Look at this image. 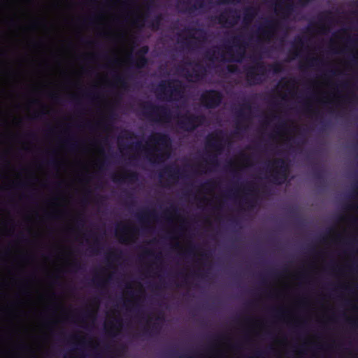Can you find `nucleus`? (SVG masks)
<instances>
[{
	"label": "nucleus",
	"instance_id": "f257e3e1",
	"mask_svg": "<svg viewBox=\"0 0 358 358\" xmlns=\"http://www.w3.org/2000/svg\"><path fill=\"white\" fill-rule=\"evenodd\" d=\"M135 135L129 130H124L117 136V143L120 150L138 151L148 150L150 151H164L169 149L172 140L169 134L163 132H155L146 138L145 143L142 141H131Z\"/></svg>",
	"mask_w": 358,
	"mask_h": 358
},
{
	"label": "nucleus",
	"instance_id": "f03ea898",
	"mask_svg": "<svg viewBox=\"0 0 358 358\" xmlns=\"http://www.w3.org/2000/svg\"><path fill=\"white\" fill-rule=\"evenodd\" d=\"M255 65L244 66L243 69L248 83L250 85H257L262 84L267 77V73L272 71L273 74H278L283 71L282 64L280 62H275L268 65L269 69H267L266 66L263 62H261V57L257 60L255 56L251 57Z\"/></svg>",
	"mask_w": 358,
	"mask_h": 358
},
{
	"label": "nucleus",
	"instance_id": "7ed1b4c3",
	"mask_svg": "<svg viewBox=\"0 0 358 358\" xmlns=\"http://www.w3.org/2000/svg\"><path fill=\"white\" fill-rule=\"evenodd\" d=\"M270 166L267 169L270 183L281 185L293 179L290 168L285 159L291 158H269Z\"/></svg>",
	"mask_w": 358,
	"mask_h": 358
},
{
	"label": "nucleus",
	"instance_id": "20e7f679",
	"mask_svg": "<svg viewBox=\"0 0 358 358\" xmlns=\"http://www.w3.org/2000/svg\"><path fill=\"white\" fill-rule=\"evenodd\" d=\"M233 49L231 47L226 46L227 49V54L230 56V58L226 59L224 53L221 52V61L222 62H235L238 63L242 62L245 55V50L248 46V43L245 41L242 35L234 36L231 38Z\"/></svg>",
	"mask_w": 358,
	"mask_h": 358
},
{
	"label": "nucleus",
	"instance_id": "39448f33",
	"mask_svg": "<svg viewBox=\"0 0 358 358\" xmlns=\"http://www.w3.org/2000/svg\"><path fill=\"white\" fill-rule=\"evenodd\" d=\"M184 85L179 80L161 82L157 89L158 94H163L168 101H178L182 96Z\"/></svg>",
	"mask_w": 358,
	"mask_h": 358
},
{
	"label": "nucleus",
	"instance_id": "423d86ee",
	"mask_svg": "<svg viewBox=\"0 0 358 358\" xmlns=\"http://www.w3.org/2000/svg\"><path fill=\"white\" fill-rule=\"evenodd\" d=\"M141 108L143 115L156 122H168L171 117L170 109L165 106H156L147 101L141 105Z\"/></svg>",
	"mask_w": 358,
	"mask_h": 358
},
{
	"label": "nucleus",
	"instance_id": "0eeeda50",
	"mask_svg": "<svg viewBox=\"0 0 358 358\" xmlns=\"http://www.w3.org/2000/svg\"><path fill=\"white\" fill-rule=\"evenodd\" d=\"M227 143V138L222 130H216L208 134L204 140L205 148L213 152H222Z\"/></svg>",
	"mask_w": 358,
	"mask_h": 358
},
{
	"label": "nucleus",
	"instance_id": "6e6552de",
	"mask_svg": "<svg viewBox=\"0 0 358 358\" xmlns=\"http://www.w3.org/2000/svg\"><path fill=\"white\" fill-rule=\"evenodd\" d=\"M206 122L204 115H195L187 113L180 115L178 121V127L185 131H194L199 126L203 125Z\"/></svg>",
	"mask_w": 358,
	"mask_h": 358
},
{
	"label": "nucleus",
	"instance_id": "1a4fd4ad",
	"mask_svg": "<svg viewBox=\"0 0 358 358\" xmlns=\"http://www.w3.org/2000/svg\"><path fill=\"white\" fill-rule=\"evenodd\" d=\"M200 100L206 108L214 109L222 103L223 94L217 90H206L201 94Z\"/></svg>",
	"mask_w": 358,
	"mask_h": 358
},
{
	"label": "nucleus",
	"instance_id": "9d476101",
	"mask_svg": "<svg viewBox=\"0 0 358 358\" xmlns=\"http://www.w3.org/2000/svg\"><path fill=\"white\" fill-rule=\"evenodd\" d=\"M283 28L282 22L280 20L267 19L263 27L259 28V32L265 40H270L274 37L276 32Z\"/></svg>",
	"mask_w": 358,
	"mask_h": 358
},
{
	"label": "nucleus",
	"instance_id": "9b49d317",
	"mask_svg": "<svg viewBox=\"0 0 358 358\" xmlns=\"http://www.w3.org/2000/svg\"><path fill=\"white\" fill-rule=\"evenodd\" d=\"M215 18L222 27H231L238 23L241 17L237 10L229 8Z\"/></svg>",
	"mask_w": 358,
	"mask_h": 358
},
{
	"label": "nucleus",
	"instance_id": "f8f14e48",
	"mask_svg": "<svg viewBox=\"0 0 358 358\" xmlns=\"http://www.w3.org/2000/svg\"><path fill=\"white\" fill-rule=\"evenodd\" d=\"M148 52V46L143 45L136 52L137 57L136 59L131 55H129V58L131 66L139 69L145 67L148 64V59L146 57Z\"/></svg>",
	"mask_w": 358,
	"mask_h": 358
},
{
	"label": "nucleus",
	"instance_id": "ddd939ff",
	"mask_svg": "<svg viewBox=\"0 0 358 358\" xmlns=\"http://www.w3.org/2000/svg\"><path fill=\"white\" fill-rule=\"evenodd\" d=\"M111 179L115 183H124L126 182L134 183L139 179V175L137 172L127 170L122 173H114Z\"/></svg>",
	"mask_w": 358,
	"mask_h": 358
},
{
	"label": "nucleus",
	"instance_id": "4468645a",
	"mask_svg": "<svg viewBox=\"0 0 358 358\" xmlns=\"http://www.w3.org/2000/svg\"><path fill=\"white\" fill-rule=\"evenodd\" d=\"M250 110L251 105L248 101H245L241 105L240 108L237 109L235 111V114L238 117V120L236 122V127L234 131L235 134H238L240 131H245L247 129V127L242 124V121H245L248 119L245 110Z\"/></svg>",
	"mask_w": 358,
	"mask_h": 358
},
{
	"label": "nucleus",
	"instance_id": "2eb2a0df",
	"mask_svg": "<svg viewBox=\"0 0 358 358\" xmlns=\"http://www.w3.org/2000/svg\"><path fill=\"white\" fill-rule=\"evenodd\" d=\"M185 172V169L178 166H168L159 173V177L163 178L164 175H166L169 179L176 182L179 178L186 177Z\"/></svg>",
	"mask_w": 358,
	"mask_h": 358
},
{
	"label": "nucleus",
	"instance_id": "dca6fc26",
	"mask_svg": "<svg viewBox=\"0 0 358 358\" xmlns=\"http://www.w3.org/2000/svg\"><path fill=\"white\" fill-rule=\"evenodd\" d=\"M129 231V227L126 225H122L121 228H117L116 230V236L119 238L120 242L122 243H127L129 241H131L132 234L136 233V229L133 228L130 229L131 235L126 236Z\"/></svg>",
	"mask_w": 358,
	"mask_h": 358
},
{
	"label": "nucleus",
	"instance_id": "f3484780",
	"mask_svg": "<svg viewBox=\"0 0 358 358\" xmlns=\"http://www.w3.org/2000/svg\"><path fill=\"white\" fill-rule=\"evenodd\" d=\"M275 11L282 14V18L286 19L289 17L294 10V5L292 2L286 3L282 6V3H275Z\"/></svg>",
	"mask_w": 358,
	"mask_h": 358
},
{
	"label": "nucleus",
	"instance_id": "a211bd4d",
	"mask_svg": "<svg viewBox=\"0 0 358 358\" xmlns=\"http://www.w3.org/2000/svg\"><path fill=\"white\" fill-rule=\"evenodd\" d=\"M258 13V8L254 6H249L243 10V22L250 24L256 17Z\"/></svg>",
	"mask_w": 358,
	"mask_h": 358
},
{
	"label": "nucleus",
	"instance_id": "6ab92c4d",
	"mask_svg": "<svg viewBox=\"0 0 358 358\" xmlns=\"http://www.w3.org/2000/svg\"><path fill=\"white\" fill-rule=\"evenodd\" d=\"M115 114L113 110H110L108 119L106 120L98 122L96 127L102 128L105 131L110 132L113 129V125L110 123V120L115 119Z\"/></svg>",
	"mask_w": 358,
	"mask_h": 358
},
{
	"label": "nucleus",
	"instance_id": "aec40b11",
	"mask_svg": "<svg viewBox=\"0 0 358 358\" xmlns=\"http://www.w3.org/2000/svg\"><path fill=\"white\" fill-rule=\"evenodd\" d=\"M136 217L142 222L148 221L150 219L157 220V215L154 210L144 209L143 211L136 213Z\"/></svg>",
	"mask_w": 358,
	"mask_h": 358
},
{
	"label": "nucleus",
	"instance_id": "412c9836",
	"mask_svg": "<svg viewBox=\"0 0 358 358\" xmlns=\"http://www.w3.org/2000/svg\"><path fill=\"white\" fill-rule=\"evenodd\" d=\"M9 138L15 141H22V139L26 141H35L37 140L38 136L36 133L34 131H29L24 134L23 135H10L9 136Z\"/></svg>",
	"mask_w": 358,
	"mask_h": 358
},
{
	"label": "nucleus",
	"instance_id": "4be33fe9",
	"mask_svg": "<svg viewBox=\"0 0 358 358\" xmlns=\"http://www.w3.org/2000/svg\"><path fill=\"white\" fill-rule=\"evenodd\" d=\"M64 136H58V141L64 145H72L76 141V136L73 134L69 132L68 130L64 131Z\"/></svg>",
	"mask_w": 358,
	"mask_h": 358
},
{
	"label": "nucleus",
	"instance_id": "5701e85b",
	"mask_svg": "<svg viewBox=\"0 0 358 358\" xmlns=\"http://www.w3.org/2000/svg\"><path fill=\"white\" fill-rule=\"evenodd\" d=\"M160 327L157 322H155L152 324L150 329L145 328L143 334L148 336H153L157 334L159 332Z\"/></svg>",
	"mask_w": 358,
	"mask_h": 358
},
{
	"label": "nucleus",
	"instance_id": "b1692460",
	"mask_svg": "<svg viewBox=\"0 0 358 358\" xmlns=\"http://www.w3.org/2000/svg\"><path fill=\"white\" fill-rule=\"evenodd\" d=\"M14 158H10V159H13ZM43 159H52V160H55V159H69L70 158H42ZM74 159H78V158H73ZM87 158H79V159H86ZM103 159H110L111 158H103ZM124 159H137L138 158H123ZM146 159H148L150 161H152V159L153 160H157V159H159V160H165V159H169V158H151V157H149V158H145Z\"/></svg>",
	"mask_w": 358,
	"mask_h": 358
},
{
	"label": "nucleus",
	"instance_id": "393cba45",
	"mask_svg": "<svg viewBox=\"0 0 358 358\" xmlns=\"http://www.w3.org/2000/svg\"><path fill=\"white\" fill-rule=\"evenodd\" d=\"M162 20V15H158L155 16L154 19H152L149 24V27H151L153 30H158L161 25Z\"/></svg>",
	"mask_w": 358,
	"mask_h": 358
},
{
	"label": "nucleus",
	"instance_id": "a878e982",
	"mask_svg": "<svg viewBox=\"0 0 358 358\" xmlns=\"http://www.w3.org/2000/svg\"><path fill=\"white\" fill-rule=\"evenodd\" d=\"M195 66L196 67V69H194L193 71L194 72V75H192L189 73V71H186L187 73H186V76L187 77H194L196 80H199L200 79V75L199 73V71L197 69H201L202 71H205V69L201 65L199 64V63H196L195 64Z\"/></svg>",
	"mask_w": 358,
	"mask_h": 358
},
{
	"label": "nucleus",
	"instance_id": "bb28decb",
	"mask_svg": "<svg viewBox=\"0 0 358 358\" xmlns=\"http://www.w3.org/2000/svg\"><path fill=\"white\" fill-rule=\"evenodd\" d=\"M331 15V13L330 11H325L320 14L318 16L319 22L322 23L324 22H331L332 20Z\"/></svg>",
	"mask_w": 358,
	"mask_h": 358
},
{
	"label": "nucleus",
	"instance_id": "cd10ccee",
	"mask_svg": "<svg viewBox=\"0 0 358 358\" xmlns=\"http://www.w3.org/2000/svg\"><path fill=\"white\" fill-rule=\"evenodd\" d=\"M114 78H115V80L117 83L120 84L121 85L122 87L123 88H127V83L126 81V79L124 76H121V75H119V74H115L114 76Z\"/></svg>",
	"mask_w": 358,
	"mask_h": 358
},
{
	"label": "nucleus",
	"instance_id": "c85d7f7f",
	"mask_svg": "<svg viewBox=\"0 0 358 358\" xmlns=\"http://www.w3.org/2000/svg\"><path fill=\"white\" fill-rule=\"evenodd\" d=\"M313 174L314 178L319 181L322 180L324 178V171L322 169H314Z\"/></svg>",
	"mask_w": 358,
	"mask_h": 358
},
{
	"label": "nucleus",
	"instance_id": "c756f323",
	"mask_svg": "<svg viewBox=\"0 0 358 358\" xmlns=\"http://www.w3.org/2000/svg\"><path fill=\"white\" fill-rule=\"evenodd\" d=\"M275 118H278L280 121V124H278V128L283 131V132H289V126L287 124V123L284 121V120H281L280 117H275Z\"/></svg>",
	"mask_w": 358,
	"mask_h": 358
},
{
	"label": "nucleus",
	"instance_id": "7c9ffc66",
	"mask_svg": "<svg viewBox=\"0 0 358 358\" xmlns=\"http://www.w3.org/2000/svg\"><path fill=\"white\" fill-rule=\"evenodd\" d=\"M306 62L309 66H313L319 65L320 64H322V60L317 57H311V58H307Z\"/></svg>",
	"mask_w": 358,
	"mask_h": 358
},
{
	"label": "nucleus",
	"instance_id": "2f4dec72",
	"mask_svg": "<svg viewBox=\"0 0 358 358\" xmlns=\"http://www.w3.org/2000/svg\"><path fill=\"white\" fill-rule=\"evenodd\" d=\"M195 3L190 7L189 10H195L205 6L204 0H194Z\"/></svg>",
	"mask_w": 358,
	"mask_h": 358
},
{
	"label": "nucleus",
	"instance_id": "473e14b6",
	"mask_svg": "<svg viewBox=\"0 0 358 358\" xmlns=\"http://www.w3.org/2000/svg\"><path fill=\"white\" fill-rule=\"evenodd\" d=\"M216 50L215 49L209 50L205 54V57L209 61L213 62L217 58L215 57Z\"/></svg>",
	"mask_w": 358,
	"mask_h": 358
},
{
	"label": "nucleus",
	"instance_id": "72a5a7b5",
	"mask_svg": "<svg viewBox=\"0 0 358 358\" xmlns=\"http://www.w3.org/2000/svg\"><path fill=\"white\" fill-rule=\"evenodd\" d=\"M120 253L118 250H113L108 254L107 257L108 259H117L120 257Z\"/></svg>",
	"mask_w": 358,
	"mask_h": 358
},
{
	"label": "nucleus",
	"instance_id": "f704fd0d",
	"mask_svg": "<svg viewBox=\"0 0 358 358\" xmlns=\"http://www.w3.org/2000/svg\"><path fill=\"white\" fill-rule=\"evenodd\" d=\"M92 282L97 287H105V285H106V281L105 280H101V279H99L97 278H94L92 280Z\"/></svg>",
	"mask_w": 358,
	"mask_h": 358
},
{
	"label": "nucleus",
	"instance_id": "c9c22d12",
	"mask_svg": "<svg viewBox=\"0 0 358 358\" xmlns=\"http://www.w3.org/2000/svg\"><path fill=\"white\" fill-rule=\"evenodd\" d=\"M186 31L189 34L190 37H193L192 32H199L201 34H205V31L202 29H196V28H187Z\"/></svg>",
	"mask_w": 358,
	"mask_h": 358
},
{
	"label": "nucleus",
	"instance_id": "e433bc0d",
	"mask_svg": "<svg viewBox=\"0 0 358 358\" xmlns=\"http://www.w3.org/2000/svg\"><path fill=\"white\" fill-rule=\"evenodd\" d=\"M304 45V41L303 38L300 36H296L294 38V41L293 42V45H297L302 47Z\"/></svg>",
	"mask_w": 358,
	"mask_h": 358
},
{
	"label": "nucleus",
	"instance_id": "4c0bfd02",
	"mask_svg": "<svg viewBox=\"0 0 358 358\" xmlns=\"http://www.w3.org/2000/svg\"><path fill=\"white\" fill-rule=\"evenodd\" d=\"M117 329V327L115 324L112 323L110 328L107 329V333L109 336H115V330Z\"/></svg>",
	"mask_w": 358,
	"mask_h": 358
},
{
	"label": "nucleus",
	"instance_id": "58836bf2",
	"mask_svg": "<svg viewBox=\"0 0 358 358\" xmlns=\"http://www.w3.org/2000/svg\"><path fill=\"white\" fill-rule=\"evenodd\" d=\"M99 245H100V242L99 241L98 238H96L95 241H94V245L93 247L92 248V250L95 252V253H98L99 251Z\"/></svg>",
	"mask_w": 358,
	"mask_h": 358
},
{
	"label": "nucleus",
	"instance_id": "ea45409f",
	"mask_svg": "<svg viewBox=\"0 0 358 358\" xmlns=\"http://www.w3.org/2000/svg\"><path fill=\"white\" fill-rule=\"evenodd\" d=\"M227 69L228 72L231 73H236L238 72V68L235 65H229Z\"/></svg>",
	"mask_w": 358,
	"mask_h": 358
},
{
	"label": "nucleus",
	"instance_id": "a19ab883",
	"mask_svg": "<svg viewBox=\"0 0 358 358\" xmlns=\"http://www.w3.org/2000/svg\"><path fill=\"white\" fill-rule=\"evenodd\" d=\"M45 115H47V112L45 110H42L39 113L35 114L34 117L35 119H42L43 117V116Z\"/></svg>",
	"mask_w": 358,
	"mask_h": 358
},
{
	"label": "nucleus",
	"instance_id": "79ce46f5",
	"mask_svg": "<svg viewBox=\"0 0 358 358\" xmlns=\"http://www.w3.org/2000/svg\"><path fill=\"white\" fill-rule=\"evenodd\" d=\"M55 134V129L52 127H48V129L45 131V134L47 136L54 135Z\"/></svg>",
	"mask_w": 358,
	"mask_h": 358
},
{
	"label": "nucleus",
	"instance_id": "37998d69",
	"mask_svg": "<svg viewBox=\"0 0 358 358\" xmlns=\"http://www.w3.org/2000/svg\"><path fill=\"white\" fill-rule=\"evenodd\" d=\"M196 250V245H191L189 247V248L188 249V250L186 251V252L185 253V255L186 256L189 255H191L192 254L194 250Z\"/></svg>",
	"mask_w": 358,
	"mask_h": 358
},
{
	"label": "nucleus",
	"instance_id": "c03bdc74",
	"mask_svg": "<svg viewBox=\"0 0 358 358\" xmlns=\"http://www.w3.org/2000/svg\"><path fill=\"white\" fill-rule=\"evenodd\" d=\"M71 267L75 270H78L81 268L80 264L78 262H73L72 264H71Z\"/></svg>",
	"mask_w": 358,
	"mask_h": 358
},
{
	"label": "nucleus",
	"instance_id": "a18cd8bd",
	"mask_svg": "<svg viewBox=\"0 0 358 358\" xmlns=\"http://www.w3.org/2000/svg\"><path fill=\"white\" fill-rule=\"evenodd\" d=\"M76 222H77L78 226H83L85 220H84V219H83V217L82 216H78L76 218Z\"/></svg>",
	"mask_w": 358,
	"mask_h": 358
},
{
	"label": "nucleus",
	"instance_id": "49530a36",
	"mask_svg": "<svg viewBox=\"0 0 358 358\" xmlns=\"http://www.w3.org/2000/svg\"><path fill=\"white\" fill-rule=\"evenodd\" d=\"M50 98L54 100L55 101L59 102L60 101V96L55 94H52L50 95Z\"/></svg>",
	"mask_w": 358,
	"mask_h": 358
},
{
	"label": "nucleus",
	"instance_id": "de8ad7c7",
	"mask_svg": "<svg viewBox=\"0 0 358 358\" xmlns=\"http://www.w3.org/2000/svg\"><path fill=\"white\" fill-rule=\"evenodd\" d=\"M348 43H358V38H348L347 40Z\"/></svg>",
	"mask_w": 358,
	"mask_h": 358
},
{
	"label": "nucleus",
	"instance_id": "09e8293b",
	"mask_svg": "<svg viewBox=\"0 0 358 358\" xmlns=\"http://www.w3.org/2000/svg\"><path fill=\"white\" fill-rule=\"evenodd\" d=\"M272 311L275 313L277 315H282L284 313V311L282 310V309L276 310V309H273V308Z\"/></svg>",
	"mask_w": 358,
	"mask_h": 358
},
{
	"label": "nucleus",
	"instance_id": "8fccbe9b",
	"mask_svg": "<svg viewBox=\"0 0 358 358\" xmlns=\"http://www.w3.org/2000/svg\"><path fill=\"white\" fill-rule=\"evenodd\" d=\"M353 243L354 241H349L347 243V245L350 250L354 251V247H353Z\"/></svg>",
	"mask_w": 358,
	"mask_h": 358
},
{
	"label": "nucleus",
	"instance_id": "3c124183",
	"mask_svg": "<svg viewBox=\"0 0 358 358\" xmlns=\"http://www.w3.org/2000/svg\"><path fill=\"white\" fill-rule=\"evenodd\" d=\"M85 96L88 98L92 99L94 98V94L91 92H86L85 93Z\"/></svg>",
	"mask_w": 358,
	"mask_h": 358
},
{
	"label": "nucleus",
	"instance_id": "603ef678",
	"mask_svg": "<svg viewBox=\"0 0 358 358\" xmlns=\"http://www.w3.org/2000/svg\"><path fill=\"white\" fill-rule=\"evenodd\" d=\"M264 355V352L262 351V350H257L255 352V355L257 357H262Z\"/></svg>",
	"mask_w": 358,
	"mask_h": 358
},
{
	"label": "nucleus",
	"instance_id": "864d4df0",
	"mask_svg": "<svg viewBox=\"0 0 358 358\" xmlns=\"http://www.w3.org/2000/svg\"><path fill=\"white\" fill-rule=\"evenodd\" d=\"M350 221L353 224H358V219L355 217H351L350 219Z\"/></svg>",
	"mask_w": 358,
	"mask_h": 358
},
{
	"label": "nucleus",
	"instance_id": "5fc2aeb1",
	"mask_svg": "<svg viewBox=\"0 0 358 358\" xmlns=\"http://www.w3.org/2000/svg\"><path fill=\"white\" fill-rule=\"evenodd\" d=\"M145 157H172V156L170 154H167V155H145Z\"/></svg>",
	"mask_w": 358,
	"mask_h": 358
},
{
	"label": "nucleus",
	"instance_id": "6e6d98bb",
	"mask_svg": "<svg viewBox=\"0 0 358 358\" xmlns=\"http://www.w3.org/2000/svg\"><path fill=\"white\" fill-rule=\"evenodd\" d=\"M145 254L146 255H148V256H152V255H154V253H153V252H152V251H151V250H147V249L145 250Z\"/></svg>",
	"mask_w": 358,
	"mask_h": 358
},
{
	"label": "nucleus",
	"instance_id": "4d7b16f0",
	"mask_svg": "<svg viewBox=\"0 0 358 358\" xmlns=\"http://www.w3.org/2000/svg\"><path fill=\"white\" fill-rule=\"evenodd\" d=\"M86 126H87V127L90 130H91V131L94 130V125H92L91 123H89V122H88V123L86 124Z\"/></svg>",
	"mask_w": 358,
	"mask_h": 358
},
{
	"label": "nucleus",
	"instance_id": "13d9d810",
	"mask_svg": "<svg viewBox=\"0 0 358 358\" xmlns=\"http://www.w3.org/2000/svg\"><path fill=\"white\" fill-rule=\"evenodd\" d=\"M226 157H229V155H227ZM233 157H252V155H246V154H244V153H242L239 155H234Z\"/></svg>",
	"mask_w": 358,
	"mask_h": 358
},
{
	"label": "nucleus",
	"instance_id": "bf43d9fd",
	"mask_svg": "<svg viewBox=\"0 0 358 358\" xmlns=\"http://www.w3.org/2000/svg\"><path fill=\"white\" fill-rule=\"evenodd\" d=\"M72 99H73V101H76V106H77L78 107H79V106H81L80 102V101H78V100L75 96H72Z\"/></svg>",
	"mask_w": 358,
	"mask_h": 358
},
{
	"label": "nucleus",
	"instance_id": "052dcab7",
	"mask_svg": "<svg viewBox=\"0 0 358 358\" xmlns=\"http://www.w3.org/2000/svg\"><path fill=\"white\" fill-rule=\"evenodd\" d=\"M170 209H171V210L174 213H176H176H177V212H178V208H177L176 206H171V208H170Z\"/></svg>",
	"mask_w": 358,
	"mask_h": 358
},
{
	"label": "nucleus",
	"instance_id": "680f3d73",
	"mask_svg": "<svg viewBox=\"0 0 358 358\" xmlns=\"http://www.w3.org/2000/svg\"><path fill=\"white\" fill-rule=\"evenodd\" d=\"M356 206L355 205H349L348 206V209H350V210H355L356 208Z\"/></svg>",
	"mask_w": 358,
	"mask_h": 358
},
{
	"label": "nucleus",
	"instance_id": "e2e57ef3",
	"mask_svg": "<svg viewBox=\"0 0 358 358\" xmlns=\"http://www.w3.org/2000/svg\"><path fill=\"white\" fill-rule=\"evenodd\" d=\"M229 0H219V3H222V4H225V3H229Z\"/></svg>",
	"mask_w": 358,
	"mask_h": 358
},
{
	"label": "nucleus",
	"instance_id": "0e129e2a",
	"mask_svg": "<svg viewBox=\"0 0 358 358\" xmlns=\"http://www.w3.org/2000/svg\"><path fill=\"white\" fill-rule=\"evenodd\" d=\"M301 4L304 5L305 3H308L310 0H299Z\"/></svg>",
	"mask_w": 358,
	"mask_h": 358
},
{
	"label": "nucleus",
	"instance_id": "69168bd1",
	"mask_svg": "<svg viewBox=\"0 0 358 358\" xmlns=\"http://www.w3.org/2000/svg\"><path fill=\"white\" fill-rule=\"evenodd\" d=\"M186 44H187V46H188V47H191V46H192V45L194 44V43H193V42H192V41H187V42L186 43Z\"/></svg>",
	"mask_w": 358,
	"mask_h": 358
},
{
	"label": "nucleus",
	"instance_id": "338daca9",
	"mask_svg": "<svg viewBox=\"0 0 358 358\" xmlns=\"http://www.w3.org/2000/svg\"><path fill=\"white\" fill-rule=\"evenodd\" d=\"M271 275L273 277H277L278 275V272H271Z\"/></svg>",
	"mask_w": 358,
	"mask_h": 358
},
{
	"label": "nucleus",
	"instance_id": "774afa93",
	"mask_svg": "<svg viewBox=\"0 0 358 358\" xmlns=\"http://www.w3.org/2000/svg\"><path fill=\"white\" fill-rule=\"evenodd\" d=\"M115 323L117 324L119 326H121V320L120 319H116Z\"/></svg>",
	"mask_w": 358,
	"mask_h": 358
}]
</instances>
